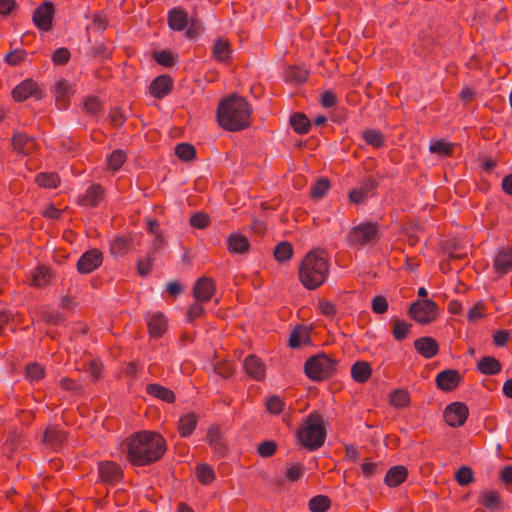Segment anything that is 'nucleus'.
Instances as JSON below:
<instances>
[{
    "instance_id": "1",
    "label": "nucleus",
    "mask_w": 512,
    "mask_h": 512,
    "mask_svg": "<svg viewBox=\"0 0 512 512\" xmlns=\"http://www.w3.org/2000/svg\"><path fill=\"white\" fill-rule=\"evenodd\" d=\"M126 458L132 466H148L164 456L167 451L165 438L155 431H139L125 440Z\"/></svg>"
},
{
    "instance_id": "2",
    "label": "nucleus",
    "mask_w": 512,
    "mask_h": 512,
    "mask_svg": "<svg viewBox=\"0 0 512 512\" xmlns=\"http://www.w3.org/2000/svg\"><path fill=\"white\" fill-rule=\"evenodd\" d=\"M252 108L248 101L238 95L224 98L217 108V121L227 131L238 132L251 124Z\"/></svg>"
},
{
    "instance_id": "3",
    "label": "nucleus",
    "mask_w": 512,
    "mask_h": 512,
    "mask_svg": "<svg viewBox=\"0 0 512 512\" xmlns=\"http://www.w3.org/2000/svg\"><path fill=\"white\" fill-rule=\"evenodd\" d=\"M329 257L324 249L309 251L301 261L298 277L301 284L308 290L319 288L329 275Z\"/></svg>"
},
{
    "instance_id": "4",
    "label": "nucleus",
    "mask_w": 512,
    "mask_h": 512,
    "mask_svg": "<svg viewBox=\"0 0 512 512\" xmlns=\"http://www.w3.org/2000/svg\"><path fill=\"white\" fill-rule=\"evenodd\" d=\"M327 432L324 419L319 411L311 412L304 425L297 430L298 442L309 451L318 450L324 445Z\"/></svg>"
},
{
    "instance_id": "5",
    "label": "nucleus",
    "mask_w": 512,
    "mask_h": 512,
    "mask_svg": "<svg viewBox=\"0 0 512 512\" xmlns=\"http://www.w3.org/2000/svg\"><path fill=\"white\" fill-rule=\"evenodd\" d=\"M338 363V360L321 352L306 360L304 364L305 374L313 381H325L337 373Z\"/></svg>"
},
{
    "instance_id": "6",
    "label": "nucleus",
    "mask_w": 512,
    "mask_h": 512,
    "mask_svg": "<svg viewBox=\"0 0 512 512\" xmlns=\"http://www.w3.org/2000/svg\"><path fill=\"white\" fill-rule=\"evenodd\" d=\"M381 237L378 223L364 221L354 226L347 235V244L350 247L361 248L376 243Z\"/></svg>"
},
{
    "instance_id": "7",
    "label": "nucleus",
    "mask_w": 512,
    "mask_h": 512,
    "mask_svg": "<svg viewBox=\"0 0 512 512\" xmlns=\"http://www.w3.org/2000/svg\"><path fill=\"white\" fill-rule=\"evenodd\" d=\"M408 314L419 324H430L437 318L438 305L432 299L416 300L410 305Z\"/></svg>"
},
{
    "instance_id": "8",
    "label": "nucleus",
    "mask_w": 512,
    "mask_h": 512,
    "mask_svg": "<svg viewBox=\"0 0 512 512\" xmlns=\"http://www.w3.org/2000/svg\"><path fill=\"white\" fill-rule=\"evenodd\" d=\"M16 102H24L29 98L40 101L46 97V91L34 79L27 78L21 81L11 92Z\"/></svg>"
},
{
    "instance_id": "9",
    "label": "nucleus",
    "mask_w": 512,
    "mask_h": 512,
    "mask_svg": "<svg viewBox=\"0 0 512 512\" xmlns=\"http://www.w3.org/2000/svg\"><path fill=\"white\" fill-rule=\"evenodd\" d=\"M55 6L51 1H44L33 12L32 22L39 31L49 32L53 28Z\"/></svg>"
},
{
    "instance_id": "10",
    "label": "nucleus",
    "mask_w": 512,
    "mask_h": 512,
    "mask_svg": "<svg viewBox=\"0 0 512 512\" xmlns=\"http://www.w3.org/2000/svg\"><path fill=\"white\" fill-rule=\"evenodd\" d=\"M99 479L106 485L115 486L124 478L121 466L114 461H101L98 463Z\"/></svg>"
},
{
    "instance_id": "11",
    "label": "nucleus",
    "mask_w": 512,
    "mask_h": 512,
    "mask_svg": "<svg viewBox=\"0 0 512 512\" xmlns=\"http://www.w3.org/2000/svg\"><path fill=\"white\" fill-rule=\"evenodd\" d=\"M469 409L463 402H453L444 410L445 422L453 428L461 427L467 420Z\"/></svg>"
},
{
    "instance_id": "12",
    "label": "nucleus",
    "mask_w": 512,
    "mask_h": 512,
    "mask_svg": "<svg viewBox=\"0 0 512 512\" xmlns=\"http://www.w3.org/2000/svg\"><path fill=\"white\" fill-rule=\"evenodd\" d=\"M103 263V254L97 249H89L84 252L77 261V271L80 274H90L98 269Z\"/></svg>"
},
{
    "instance_id": "13",
    "label": "nucleus",
    "mask_w": 512,
    "mask_h": 512,
    "mask_svg": "<svg viewBox=\"0 0 512 512\" xmlns=\"http://www.w3.org/2000/svg\"><path fill=\"white\" fill-rule=\"evenodd\" d=\"M463 382V375L456 369H445L435 378L436 387L443 392L456 390Z\"/></svg>"
},
{
    "instance_id": "14",
    "label": "nucleus",
    "mask_w": 512,
    "mask_h": 512,
    "mask_svg": "<svg viewBox=\"0 0 512 512\" xmlns=\"http://www.w3.org/2000/svg\"><path fill=\"white\" fill-rule=\"evenodd\" d=\"M13 150L19 155L28 156L32 154L37 148V142L26 132H14L11 138Z\"/></svg>"
},
{
    "instance_id": "15",
    "label": "nucleus",
    "mask_w": 512,
    "mask_h": 512,
    "mask_svg": "<svg viewBox=\"0 0 512 512\" xmlns=\"http://www.w3.org/2000/svg\"><path fill=\"white\" fill-rule=\"evenodd\" d=\"M56 107L58 109H67L70 104V98L74 94V85L71 84L67 79L61 78L55 84L54 89L52 90Z\"/></svg>"
},
{
    "instance_id": "16",
    "label": "nucleus",
    "mask_w": 512,
    "mask_h": 512,
    "mask_svg": "<svg viewBox=\"0 0 512 512\" xmlns=\"http://www.w3.org/2000/svg\"><path fill=\"white\" fill-rule=\"evenodd\" d=\"M216 291V284L212 278L200 277L194 284L193 296L198 302H209Z\"/></svg>"
},
{
    "instance_id": "17",
    "label": "nucleus",
    "mask_w": 512,
    "mask_h": 512,
    "mask_svg": "<svg viewBox=\"0 0 512 512\" xmlns=\"http://www.w3.org/2000/svg\"><path fill=\"white\" fill-rule=\"evenodd\" d=\"M378 185L379 182L375 178H365L359 188L349 192V200L354 204H361L365 199L375 194Z\"/></svg>"
},
{
    "instance_id": "18",
    "label": "nucleus",
    "mask_w": 512,
    "mask_h": 512,
    "mask_svg": "<svg viewBox=\"0 0 512 512\" xmlns=\"http://www.w3.org/2000/svg\"><path fill=\"white\" fill-rule=\"evenodd\" d=\"M148 334L153 339L161 338L167 331V319L162 312L148 314L147 318Z\"/></svg>"
},
{
    "instance_id": "19",
    "label": "nucleus",
    "mask_w": 512,
    "mask_h": 512,
    "mask_svg": "<svg viewBox=\"0 0 512 512\" xmlns=\"http://www.w3.org/2000/svg\"><path fill=\"white\" fill-rule=\"evenodd\" d=\"M105 191L101 184L90 185L84 194L78 196L77 203L86 207H98L104 199Z\"/></svg>"
},
{
    "instance_id": "20",
    "label": "nucleus",
    "mask_w": 512,
    "mask_h": 512,
    "mask_svg": "<svg viewBox=\"0 0 512 512\" xmlns=\"http://www.w3.org/2000/svg\"><path fill=\"white\" fill-rule=\"evenodd\" d=\"M493 269L501 277L512 271V248H500L493 259Z\"/></svg>"
},
{
    "instance_id": "21",
    "label": "nucleus",
    "mask_w": 512,
    "mask_h": 512,
    "mask_svg": "<svg viewBox=\"0 0 512 512\" xmlns=\"http://www.w3.org/2000/svg\"><path fill=\"white\" fill-rule=\"evenodd\" d=\"M173 79L168 74L157 76L149 86V93L156 99H162L173 89Z\"/></svg>"
},
{
    "instance_id": "22",
    "label": "nucleus",
    "mask_w": 512,
    "mask_h": 512,
    "mask_svg": "<svg viewBox=\"0 0 512 512\" xmlns=\"http://www.w3.org/2000/svg\"><path fill=\"white\" fill-rule=\"evenodd\" d=\"M66 440V431L55 425L47 427L42 437V442L53 450H58Z\"/></svg>"
},
{
    "instance_id": "23",
    "label": "nucleus",
    "mask_w": 512,
    "mask_h": 512,
    "mask_svg": "<svg viewBox=\"0 0 512 512\" xmlns=\"http://www.w3.org/2000/svg\"><path fill=\"white\" fill-rule=\"evenodd\" d=\"M414 348L424 358L431 359L439 353L440 347L434 338L423 336L414 341Z\"/></svg>"
},
{
    "instance_id": "24",
    "label": "nucleus",
    "mask_w": 512,
    "mask_h": 512,
    "mask_svg": "<svg viewBox=\"0 0 512 512\" xmlns=\"http://www.w3.org/2000/svg\"><path fill=\"white\" fill-rule=\"evenodd\" d=\"M227 250L231 254H245L250 250L248 238L240 232L229 234L226 240Z\"/></svg>"
},
{
    "instance_id": "25",
    "label": "nucleus",
    "mask_w": 512,
    "mask_h": 512,
    "mask_svg": "<svg viewBox=\"0 0 512 512\" xmlns=\"http://www.w3.org/2000/svg\"><path fill=\"white\" fill-rule=\"evenodd\" d=\"M244 370L246 374L256 381H261L265 377V365L256 355H248L244 360Z\"/></svg>"
},
{
    "instance_id": "26",
    "label": "nucleus",
    "mask_w": 512,
    "mask_h": 512,
    "mask_svg": "<svg viewBox=\"0 0 512 512\" xmlns=\"http://www.w3.org/2000/svg\"><path fill=\"white\" fill-rule=\"evenodd\" d=\"M168 26L174 31H183L188 26V14L182 7H174L168 11Z\"/></svg>"
},
{
    "instance_id": "27",
    "label": "nucleus",
    "mask_w": 512,
    "mask_h": 512,
    "mask_svg": "<svg viewBox=\"0 0 512 512\" xmlns=\"http://www.w3.org/2000/svg\"><path fill=\"white\" fill-rule=\"evenodd\" d=\"M132 245L133 239L131 236H115L110 243V252L114 257H123L129 252Z\"/></svg>"
},
{
    "instance_id": "28",
    "label": "nucleus",
    "mask_w": 512,
    "mask_h": 512,
    "mask_svg": "<svg viewBox=\"0 0 512 512\" xmlns=\"http://www.w3.org/2000/svg\"><path fill=\"white\" fill-rule=\"evenodd\" d=\"M207 441L214 453L218 457H223L226 453V445L222 440L221 430L218 426H212L207 432Z\"/></svg>"
},
{
    "instance_id": "29",
    "label": "nucleus",
    "mask_w": 512,
    "mask_h": 512,
    "mask_svg": "<svg viewBox=\"0 0 512 512\" xmlns=\"http://www.w3.org/2000/svg\"><path fill=\"white\" fill-rule=\"evenodd\" d=\"M408 469L405 466L397 465L391 467L385 475L384 482L389 487H397L406 481Z\"/></svg>"
},
{
    "instance_id": "30",
    "label": "nucleus",
    "mask_w": 512,
    "mask_h": 512,
    "mask_svg": "<svg viewBox=\"0 0 512 512\" xmlns=\"http://www.w3.org/2000/svg\"><path fill=\"white\" fill-rule=\"evenodd\" d=\"M477 370L483 375L493 376L501 372L502 365L493 356H483L477 363Z\"/></svg>"
},
{
    "instance_id": "31",
    "label": "nucleus",
    "mask_w": 512,
    "mask_h": 512,
    "mask_svg": "<svg viewBox=\"0 0 512 512\" xmlns=\"http://www.w3.org/2000/svg\"><path fill=\"white\" fill-rule=\"evenodd\" d=\"M146 393L167 403H174L176 400L175 393L171 389L158 383L148 384L146 386Z\"/></svg>"
},
{
    "instance_id": "32",
    "label": "nucleus",
    "mask_w": 512,
    "mask_h": 512,
    "mask_svg": "<svg viewBox=\"0 0 512 512\" xmlns=\"http://www.w3.org/2000/svg\"><path fill=\"white\" fill-rule=\"evenodd\" d=\"M198 417L191 412L180 417L178 421V432L182 438L190 437L197 427Z\"/></svg>"
},
{
    "instance_id": "33",
    "label": "nucleus",
    "mask_w": 512,
    "mask_h": 512,
    "mask_svg": "<svg viewBox=\"0 0 512 512\" xmlns=\"http://www.w3.org/2000/svg\"><path fill=\"white\" fill-rule=\"evenodd\" d=\"M34 182L40 188L57 189L61 183V179L56 172H40L36 174Z\"/></svg>"
},
{
    "instance_id": "34",
    "label": "nucleus",
    "mask_w": 512,
    "mask_h": 512,
    "mask_svg": "<svg viewBox=\"0 0 512 512\" xmlns=\"http://www.w3.org/2000/svg\"><path fill=\"white\" fill-rule=\"evenodd\" d=\"M232 49L228 40L218 38L213 47L212 55L218 62H228L231 59Z\"/></svg>"
},
{
    "instance_id": "35",
    "label": "nucleus",
    "mask_w": 512,
    "mask_h": 512,
    "mask_svg": "<svg viewBox=\"0 0 512 512\" xmlns=\"http://www.w3.org/2000/svg\"><path fill=\"white\" fill-rule=\"evenodd\" d=\"M310 342V330L304 325H297L289 337V346L293 349Z\"/></svg>"
},
{
    "instance_id": "36",
    "label": "nucleus",
    "mask_w": 512,
    "mask_h": 512,
    "mask_svg": "<svg viewBox=\"0 0 512 512\" xmlns=\"http://www.w3.org/2000/svg\"><path fill=\"white\" fill-rule=\"evenodd\" d=\"M371 375V365L366 361H356L351 367V376L358 383H365Z\"/></svg>"
},
{
    "instance_id": "37",
    "label": "nucleus",
    "mask_w": 512,
    "mask_h": 512,
    "mask_svg": "<svg viewBox=\"0 0 512 512\" xmlns=\"http://www.w3.org/2000/svg\"><path fill=\"white\" fill-rule=\"evenodd\" d=\"M290 125L298 134H307L311 129L310 119L302 112H295L291 115Z\"/></svg>"
},
{
    "instance_id": "38",
    "label": "nucleus",
    "mask_w": 512,
    "mask_h": 512,
    "mask_svg": "<svg viewBox=\"0 0 512 512\" xmlns=\"http://www.w3.org/2000/svg\"><path fill=\"white\" fill-rule=\"evenodd\" d=\"M429 150L441 157H451L454 154L455 145L445 139H439L430 144Z\"/></svg>"
},
{
    "instance_id": "39",
    "label": "nucleus",
    "mask_w": 512,
    "mask_h": 512,
    "mask_svg": "<svg viewBox=\"0 0 512 512\" xmlns=\"http://www.w3.org/2000/svg\"><path fill=\"white\" fill-rule=\"evenodd\" d=\"M195 473L198 482L202 485H210L216 478L214 469L206 463L197 464Z\"/></svg>"
},
{
    "instance_id": "40",
    "label": "nucleus",
    "mask_w": 512,
    "mask_h": 512,
    "mask_svg": "<svg viewBox=\"0 0 512 512\" xmlns=\"http://www.w3.org/2000/svg\"><path fill=\"white\" fill-rule=\"evenodd\" d=\"M362 137L367 145L373 148H382L385 144L384 135L380 130L367 128L363 131Z\"/></svg>"
},
{
    "instance_id": "41",
    "label": "nucleus",
    "mask_w": 512,
    "mask_h": 512,
    "mask_svg": "<svg viewBox=\"0 0 512 512\" xmlns=\"http://www.w3.org/2000/svg\"><path fill=\"white\" fill-rule=\"evenodd\" d=\"M331 188L330 180L327 177H320L310 188V197L314 200L323 198Z\"/></svg>"
},
{
    "instance_id": "42",
    "label": "nucleus",
    "mask_w": 512,
    "mask_h": 512,
    "mask_svg": "<svg viewBox=\"0 0 512 512\" xmlns=\"http://www.w3.org/2000/svg\"><path fill=\"white\" fill-rule=\"evenodd\" d=\"M309 76V71L301 66H290L285 71V80L288 82L304 83Z\"/></svg>"
},
{
    "instance_id": "43",
    "label": "nucleus",
    "mask_w": 512,
    "mask_h": 512,
    "mask_svg": "<svg viewBox=\"0 0 512 512\" xmlns=\"http://www.w3.org/2000/svg\"><path fill=\"white\" fill-rule=\"evenodd\" d=\"M54 276V272L51 268L45 265L39 266L37 267L36 273L33 277L34 285L38 287H44L51 282Z\"/></svg>"
},
{
    "instance_id": "44",
    "label": "nucleus",
    "mask_w": 512,
    "mask_h": 512,
    "mask_svg": "<svg viewBox=\"0 0 512 512\" xmlns=\"http://www.w3.org/2000/svg\"><path fill=\"white\" fill-rule=\"evenodd\" d=\"M127 160V153L122 149H116L107 156V168L118 171Z\"/></svg>"
},
{
    "instance_id": "45",
    "label": "nucleus",
    "mask_w": 512,
    "mask_h": 512,
    "mask_svg": "<svg viewBox=\"0 0 512 512\" xmlns=\"http://www.w3.org/2000/svg\"><path fill=\"white\" fill-rule=\"evenodd\" d=\"M412 324L401 319L392 320V335L397 341H403L407 338Z\"/></svg>"
},
{
    "instance_id": "46",
    "label": "nucleus",
    "mask_w": 512,
    "mask_h": 512,
    "mask_svg": "<svg viewBox=\"0 0 512 512\" xmlns=\"http://www.w3.org/2000/svg\"><path fill=\"white\" fill-rule=\"evenodd\" d=\"M293 256V246L288 241H281L274 249V257L280 262L284 263L289 261Z\"/></svg>"
},
{
    "instance_id": "47",
    "label": "nucleus",
    "mask_w": 512,
    "mask_h": 512,
    "mask_svg": "<svg viewBox=\"0 0 512 512\" xmlns=\"http://www.w3.org/2000/svg\"><path fill=\"white\" fill-rule=\"evenodd\" d=\"M331 507V500L326 495H316L308 502V508L311 512H326Z\"/></svg>"
},
{
    "instance_id": "48",
    "label": "nucleus",
    "mask_w": 512,
    "mask_h": 512,
    "mask_svg": "<svg viewBox=\"0 0 512 512\" xmlns=\"http://www.w3.org/2000/svg\"><path fill=\"white\" fill-rule=\"evenodd\" d=\"M175 155L184 162L192 161L196 158L195 147L187 142H182L176 145Z\"/></svg>"
},
{
    "instance_id": "49",
    "label": "nucleus",
    "mask_w": 512,
    "mask_h": 512,
    "mask_svg": "<svg viewBox=\"0 0 512 512\" xmlns=\"http://www.w3.org/2000/svg\"><path fill=\"white\" fill-rule=\"evenodd\" d=\"M25 376L31 382H38L45 377V368L37 362L28 363L25 366Z\"/></svg>"
},
{
    "instance_id": "50",
    "label": "nucleus",
    "mask_w": 512,
    "mask_h": 512,
    "mask_svg": "<svg viewBox=\"0 0 512 512\" xmlns=\"http://www.w3.org/2000/svg\"><path fill=\"white\" fill-rule=\"evenodd\" d=\"M83 110L90 116H95L103 111V104L95 95L87 96L83 102Z\"/></svg>"
},
{
    "instance_id": "51",
    "label": "nucleus",
    "mask_w": 512,
    "mask_h": 512,
    "mask_svg": "<svg viewBox=\"0 0 512 512\" xmlns=\"http://www.w3.org/2000/svg\"><path fill=\"white\" fill-rule=\"evenodd\" d=\"M152 58L157 64L164 67H172L176 63V56L168 49L153 51Z\"/></svg>"
},
{
    "instance_id": "52",
    "label": "nucleus",
    "mask_w": 512,
    "mask_h": 512,
    "mask_svg": "<svg viewBox=\"0 0 512 512\" xmlns=\"http://www.w3.org/2000/svg\"><path fill=\"white\" fill-rule=\"evenodd\" d=\"M410 403V396L406 390L396 389L390 394V404L395 408H405Z\"/></svg>"
},
{
    "instance_id": "53",
    "label": "nucleus",
    "mask_w": 512,
    "mask_h": 512,
    "mask_svg": "<svg viewBox=\"0 0 512 512\" xmlns=\"http://www.w3.org/2000/svg\"><path fill=\"white\" fill-rule=\"evenodd\" d=\"M479 503L489 510H494L500 503L498 491L491 490L483 493L479 499Z\"/></svg>"
},
{
    "instance_id": "54",
    "label": "nucleus",
    "mask_w": 512,
    "mask_h": 512,
    "mask_svg": "<svg viewBox=\"0 0 512 512\" xmlns=\"http://www.w3.org/2000/svg\"><path fill=\"white\" fill-rule=\"evenodd\" d=\"M87 371L90 374L91 381L97 382L103 378L104 365L101 359L95 358L89 361Z\"/></svg>"
},
{
    "instance_id": "55",
    "label": "nucleus",
    "mask_w": 512,
    "mask_h": 512,
    "mask_svg": "<svg viewBox=\"0 0 512 512\" xmlns=\"http://www.w3.org/2000/svg\"><path fill=\"white\" fill-rule=\"evenodd\" d=\"M455 480L460 486H467L474 481L472 468L468 466L460 467L455 473Z\"/></svg>"
},
{
    "instance_id": "56",
    "label": "nucleus",
    "mask_w": 512,
    "mask_h": 512,
    "mask_svg": "<svg viewBox=\"0 0 512 512\" xmlns=\"http://www.w3.org/2000/svg\"><path fill=\"white\" fill-rule=\"evenodd\" d=\"M213 371L223 379H228L233 375L234 368L231 362L220 360L213 364Z\"/></svg>"
},
{
    "instance_id": "57",
    "label": "nucleus",
    "mask_w": 512,
    "mask_h": 512,
    "mask_svg": "<svg viewBox=\"0 0 512 512\" xmlns=\"http://www.w3.org/2000/svg\"><path fill=\"white\" fill-rule=\"evenodd\" d=\"M265 406L269 413L279 415L283 412L285 403L278 395H272L267 398Z\"/></svg>"
},
{
    "instance_id": "58",
    "label": "nucleus",
    "mask_w": 512,
    "mask_h": 512,
    "mask_svg": "<svg viewBox=\"0 0 512 512\" xmlns=\"http://www.w3.org/2000/svg\"><path fill=\"white\" fill-rule=\"evenodd\" d=\"M201 303L202 302H198L196 300V302L192 303L189 306L187 314H186V320L189 323H194V321L201 318L205 314V309Z\"/></svg>"
},
{
    "instance_id": "59",
    "label": "nucleus",
    "mask_w": 512,
    "mask_h": 512,
    "mask_svg": "<svg viewBox=\"0 0 512 512\" xmlns=\"http://www.w3.org/2000/svg\"><path fill=\"white\" fill-rule=\"evenodd\" d=\"M59 385H60L61 389L65 390V391L73 392L75 394H82L84 392L83 385L72 378H68V377L62 378L60 380Z\"/></svg>"
},
{
    "instance_id": "60",
    "label": "nucleus",
    "mask_w": 512,
    "mask_h": 512,
    "mask_svg": "<svg viewBox=\"0 0 512 512\" xmlns=\"http://www.w3.org/2000/svg\"><path fill=\"white\" fill-rule=\"evenodd\" d=\"M277 451V443L273 440H267L260 443L257 447V452L261 457H271Z\"/></svg>"
},
{
    "instance_id": "61",
    "label": "nucleus",
    "mask_w": 512,
    "mask_h": 512,
    "mask_svg": "<svg viewBox=\"0 0 512 512\" xmlns=\"http://www.w3.org/2000/svg\"><path fill=\"white\" fill-rule=\"evenodd\" d=\"M19 9L16 0H0V18H7Z\"/></svg>"
},
{
    "instance_id": "62",
    "label": "nucleus",
    "mask_w": 512,
    "mask_h": 512,
    "mask_svg": "<svg viewBox=\"0 0 512 512\" xmlns=\"http://www.w3.org/2000/svg\"><path fill=\"white\" fill-rule=\"evenodd\" d=\"M27 52L23 49H16L5 56V62L11 66L20 65L26 58Z\"/></svg>"
},
{
    "instance_id": "63",
    "label": "nucleus",
    "mask_w": 512,
    "mask_h": 512,
    "mask_svg": "<svg viewBox=\"0 0 512 512\" xmlns=\"http://www.w3.org/2000/svg\"><path fill=\"white\" fill-rule=\"evenodd\" d=\"M70 57L69 49L60 47L53 52L51 59L55 65H65L69 62Z\"/></svg>"
},
{
    "instance_id": "64",
    "label": "nucleus",
    "mask_w": 512,
    "mask_h": 512,
    "mask_svg": "<svg viewBox=\"0 0 512 512\" xmlns=\"http://www.w3.org/2000/svg\"><path fill=\"white\" fill-rule=\"evenodd\" d=\"M90 55L93 58H98L100 60L108 59L111 57V51L107 47V45L103 42L96 43L90 50Z\"/></svg>"
}]
</instances>
